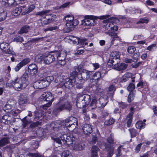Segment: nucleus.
<instances>
[{"label":"nucleus","instance_id":"obj_1","mask_svg":"<svg viewBox=\"0 0 157 157\" xmlns=\"http://www.w3.org/2000/svg\"><path fill=\"white\" fill-rule=\"evenodd\" d=\"M61 138L64 144L68 147L72 143L73 148L75 150L82 151L85 148V145L82 142L73 143V141H75L77 139L76 136L73 134H63L61 136Z\"/></svg>","mask_w":157,"mask_h":157},{"label":"nucleus","instance_id":"obj_2","mask_svg":"<svg viewBox=\"0 0 157 157\" xmlns=\"http://www.w3.org/2000/svg\"><path fill=\"white\" fill-rule=\"evenodd\" d=\"M39 99L44 104L42 105L43 108L44 109H46L52 105V102L54 100V97L51 92H45L41 95Z\"/></svg>","mask_w":157,"mask_h":157},{"label":"nucleus","instance_id":"obj_3","mask_svg":"<svg viewBox=\"0 0 157 157\" xmlns=\"http://www.w3.org/2000/svg\"><path fill=\"white\" fill-rule=\"evenodd\" d=\"M71 105L66 99L60 98L59 102L56 104L54 107V111L56 112H59L64 109L71 110Z\"/></svg>","mask_w":157,"mask_h":157},{"label":"nucleus","instance_id":"obj_4","mask_svg":"<svg viewBox=\"0 0 157 157\" xmlns=\"http://www.w3.org/2000/svg\"><path fill=\"white\" fill-rule=\"evenodd\" d=\"M120 62V55L119 53L117 52H113L111 54V56L108 62V65L109 66H114L115 67Z\"/></svg>","mask_w":157,"mask_h":157},{"label":"nucleus","instance_id":"obj_5","mask_svg":"<svg viewBox=\"0 0 157 157\" xmlns=\"http://www.w3.org/2000/svg\"><path fill=\"white\" fill-rule=\"evenodd\" d=\"M107 141L110 144L105 143L104 144L105 148L108 152L109 154L111 155L113 154L114 151L113 145H112V144H114V143L113 136L110 135V136L107 139Z\"/></svg>","mask_w":157,"mask_h":157},{"label":"nucleus","instance_id":"obj_6","mask_svg":"<svg viewBox=\"0 0 157 157\" xmlns=\"http://www.w3.org/2000/svg\"><path fill=\"white\" fill-rule=\"evenodd\" d=\"M78 24V20L75 19L70 22H66V27L64 29V31L65 33H69L73 30L75 27Z\"/></svg>","mask_w":157,"mask_h":157},{"label":"nucleus","instance_id":"obj_7","mask_svg":"<svg viewBox=\"0 0 157 157\" xmlns=\"http://www.w3.org/2000/svg\"><path fill=\"white\" fill-rule=\"evenodd\" d=\"M65 123L60 121L53 122L50 124V127L55 132H58L60 130L62 127H64Z\"/></svg>","mask_w":157,"mask_h":157},{"label":"nucleus","instance_id":"obj_8","mask_svg":"<svg viewBox=\"0 0 157 157\" xmlns=\"http://www.w3.org/2000/svg\"><path fill=\"white\" fill-rule=\"evenodd\" d=\"M92 71L84 70L81 73L78 75V77L80 80H86L89 78L90 76L92 74Z\"/></svg>","mask_w":157,"mask_h":157},{"label":"nucleus","instance_id":"obj_9","mask_svg":"<svg viewBox=\"0 0 157 157\" xmlns=\"http://www.w3.org/2000/svg\"><path fill=\"white\" fill-rule=\"evenodd\" d=\"M54 52L55 56L57 58L58 60L65 59L67 53L66 50H60L59 51H55Z\"/></svg>","mask_w":157,"mask_h":157},{"label":"nucleus","instance_id":"obj_10","mask_svg":"<svg viewBox=\"0 0 157 157\" xmlns=\"http://www.w3.org/2000/svg\"><path fill=\"white\" fill-rule=\"evenodd\" d=\"M95 24V20L91 16L85 18L82 21V24L84 26L90 27L94 26Z\"/></svg>","mask_w":157,"mask_h":157},{"label":"nucleus","instance_id":"obj_11","mask_svg":"<svg viewBox=\"0 0 157 157\" xmlns=\"http://www.w3.org/2000/svg\"><path fill=\"white\" fill-rule=\"evenodd\" d=\"M13 87L15 90H20L22 89H24L25 88L24 86V85L22 84L21 82V81L19 78H17L13 80Z\"/></svg>","mask_w":157,"mask_h":157},{"label":"nucleus","instance_id":"obj_12","mask_svg":"<svg viewBox=\"0 0 157 157\" xmlns=\"http://www.w3.org/2000/svg\"><path fill=\"white\" fill-rule=\"evenodd\" d=\"M2 4L6 7H13L19 4V3L16 0H2Z\"/></svg>","mask_w":157,"mask_h":157},{"label":"nucleus","instance_id":"obj_13","mask_svg":"<svg viewBox=\"0 0 157 157\" xmlns=\"http://www.w3.org/2000/svg\"><path fill=\"white\" fill-rule=\"evenodd\" d=\"M75 82V78H73L72 79L67 78L66 79L65 82L63 84L62 83V87L64 86L67 88L70 89L73 87L74 84Z\"/></svg>","mask_w":157,"mask_h":157},{"label":"nucleus","instance_id":"obj_14","mask_svg":"<svg viewBox=\"0 0 157 157\" xmlns=\"http://www.w3.org/2000/svg\"><path fill=\"white\" fill-rule=\"evenodd\" d=\"M14 119L11 116L5 115L3 116L1 119V122L6 124H9L13 122H14Z\"/></svg>","mask_w":157,"mask_h":157},{"label":"nucleus","instance_id":"obj_15","mask_svg":"<svg viewBox=\"0 0 157 157\" xmlns=\"http://www.w3.org/2000/svg\"><path fill=\"white\" fill-rule=\"evenodd\" d=\"M30 61V59L29 58H25L22 60L15 67V71H18L21 68L27 64Z\"/></svg>","mask_w":157,"mask_h":157},{"label":"nucleus","instance_id":"obj_16","mask_svg":"<svg viewBox=\"0 0 157 157\" xmlns=\"http://www.w3.org/2000/svg\"><path fill=\"white\" fill-rule=\"evenodd\" d=\"M92 128L91 125L89 124H83L82 130L85 134L88 135L93 132Z\"/></svg>","mask_w":157,"mask_h":157},{"label":"nucleus","instance_id":"obj_17","mask_svg":"<svg viewBox=\"0 0 157 157\" xmlns=\"http://www.w3.org/2000/svg\"><path fill=\"white\" fill-rule=\"evenodd\" d=\"M28 71L31 75H35L38 72V67L35 64L29 65L28 68Z\"/></svg>","mask_w":157,"mask_h":157},{"label":"nucleus","instance_id":"obj_18","mask_svg":"<svg viewBox=\"0 0 157 157\" xmlns=\"http://www.w3.org/2000/svg\"><path fill=\"white\" fill-rule=\"evenodd\" d=\"M100 107H104L107 104L108 101V97L106 95L101 96L98 100Z\"/></svg>","mask_w":157,"mask_h":157},{"label":"nucleus","instance_id":"obj_19","mask_svg":"<svg viewBox=\"0 0 157 157\" xmlns=\"http://www.w3.org/2000/svg\"><path fill=\"white\" fill-rule=\"evenodd\" d=\"M53 53L54 54L52 55L48 54L47 56H45L44 63L49 64L53 62L55 60V56L54 52H53Z\"/></svg>","mask_w":157,"mask_h":157},{"label":"nucleus","instance_id":"obj_20","mask_svg":"<svg viewBox=\"0 0 157 157\" xmlns=\"http://www.w3.org/2000/svg\"><path fill=\"white\" fill-rule=\"evenodd\" d=\"M76 105L78 107L80 108L86 107L82 95H78L76 101Z\"/></svg>","mask_w":157,"mask_h":157},{"label":"nucleus","instance_id":"obj_21","mask_svg":"<svg viewBox=\"0 0 157 157\" xmlns=\"http://www.w3.org/2000/svg\"><path fill=\"white\" fill-rule=\"evenodd\" d=\"M52 19L50 18L43 20L42 19L38 20L37 22V26L38 27H44L51 22Z\"/></svg>","mask_w":157,"mask_h":157},{"label":"nucleus","instance_id":"obj_22","mask_svg":"<svg viewBox=\"0 0 157 157\" xmlns=\"http://www.w3.org/2000/svg\"><path fill=\"white\" fill-rule=\"evenodd\" d=\"M65 122L67 124L69 123L68 125H78V122L77 119L74 117H71L66 119Z\"/></svg>","mask_w":157,"mask_h":157},{"label":"nucleus","instance_id":"obj_23","mask_svg":"<svg viewBox=\"0 0 157 157\" xmlns=\"http://www.w3.org/2000/svg\"><path fill=\"white\" fill-rule=\"evenodd\" d=\"M29 76L27 72H25L23 75L19 78L20 80L24 85V87H25L28 85L27 81L28 80Z\"/></svg>","mask_w":157,"mask_h":157},{"label":"nucleus","instance_id":"obj_24","mask_svg":"<svg viewBox=\"0 0 157 157\" xmlns=\"http://www.w3.org/2000/svg\"><path fill=\"white\" fill-rule=\"evenodd\" d=\"M131 112L127 116L128 119L127 124V127H129L131 125L132 121V115L134 113V110L132 107L130 108Z\"/></svg>","mask_w":157,"mask_h":157},{"label":"nucleus","instance_id":"obj_25","mask_svg":"<svg viewBox=\"0 0 157 157\" xmlns=\"http://www.w3.org/2000/svg\"><path fill=\"white\" fill-rule=\"evenodd\" d=\"M27 103V96L25 95L21 94L19 97L18 100V103L20 107L21 106L26 104Z\"/></svg>","mask_w":157,"mask_h":157},{"label":"nucleus","instance_id":"obj_26","mask_svg":"<svg viewBox=\"0 0 157 157\" xmlns=\"http://www.w3.org/2000/svg\"><path fill=\"white\" fill-rule=\"evenodd\" d=\"M22 121L23 123V128L25 127L27 125L32 122L31 117L27 116L22 119Z\"/></svg>","mask_w":157,"mask_h":157},{"label":"nucleus","instance_id":"obj_27","mask_svg":"<svg viewBox=\"0 0 157 157\" xmlns=\"http://www.w3.org/2000/svg\"><path fill=\"white\" fill-rule=\"evenodd\" d=\"M83 99L86 107L88 105L91 101L90 96L87 94L82 95Z\"/></svg>","mask_w":157,"mask_h":157},{"label":"nucleus","instance_id":"obj_28","mask_svg":"<svg viewBox=\"0 0 157 157\" xmlns=\"http://www.w3.org/2000/svg\"><path fill=\"white\" fill-rule=\"evenodd\" d=\"M116 90V87L113 85H110L108 88L107 94L109 96L113 97L114 91Z\"/></svg>","mask_w":157,"mask_h":157},{"label":"nucleus","instance_id":"obj_29","mask_svg":"<svg viewBox=\"0 0 157 157\" xmlns=\"http://www.w3.org/2000/svg\"><path fill=\"white\" fill-rule=\"evenodd\" d=\"M35 119L39 120H41L43 119L44 117V114L41 111L38 112L35 111L34 112Z\"/></svg>","mask_w":157,"mask_h":157},{"label":"nucleus","instance_id":"obj_30","mask_svg":"<svg viewBox=\"0 0 157 157\" xmlns=\"http://www.w3.org/2000/svg\"><path fill=\"white\" fill-rule=\"evenodd\" d=\"M44 55L42 54H39L36 56L35 60L38 63H41L43 62L44 63Z\"/></svg>","mask_w":157,"mask_h":157},{"label":"nucleus","instance_id":"obj_31","mask_svg":"<svg viewBox=\"0 0 157 157\" xmlns=\"http://www.w3.org/2000/svg\"><path fill=\"white\" fill-rule=\"evenodd\" d=\"M30 29V26L28 25H25L22 27L18 32L19 34H22L28 33Z\"/></svg>","mask_w":157,"mask_h":157},{"label":"nucleus","instance_id":"obj_32","mask_svg":"<svg viewBox=\"0 0 157 157\" xmlns=\"http://www.w3.org/2000/svg\"><path fill=\"white\" fill-rule=\"evenodd\" d=\"M90 107L92 109H95L97 106L100 107V105L98 104V101H97L95 98L93 99L91 103Z\"/></svg>","mask_w":157,"mask_h":157},{"label":"nucleus","instance_id":"obj_33","mask_svg":"<svg viewBox=\"0 0 157 157\" xmlns=\"http://www.w3.org/2000/svg\"><path fill=\"white\" fill-rule=\"evenodd\" d=\"M128 65L124 63H121L118 66L115 67L117 70L120 71L125 70L127 67Z\"/></svg>","mask_w":157,"mask_h":157},{"label":"nucleus","instance_id":"obj_34","mask_svg":"<svg viewBox=\"0 0 157 157\" xmlns=\"http://www.w3.org/2000/svg\"><path fill=\"white\" fill-rule=\"evenodd\" d=\"M21 12V8L20 7H17L13 10L12 13L13 15L15 16H17L20 14Z\"/></svg>","mask_w":157,"mask_h":157},{"label":"nucleus","instance_id":"obj_35","mask_svg":"<svg viewBox=\"0 0 157 157\" xmlns=\"http://www.w3.org/2000/svg\"><path fill=\"white\" fill-rule=\"evenodd\" d=\"M115 122V120L113 117H110L109 120L105 121L104 124L105 125L108 126L111 125L114 123Z\"/></svg>","mask_w":157,"mask_h":157},{"label":"nucleus","instance_id":"obj_36","mask_svg":"<svg viewBox=\"0 0 157 157\" xmlns=\"http://www.w3.org/2000/svg\"><path fill=\"white\" fill-rule=\"evenodd\" d=\"M13 108L11 105H9V102L8 101L3 108L4 110L6 112H10L13 109Z\"/></svg>","mask_w":157,"mask_h":157},{"label":"nucleus","instance_id":"obj_37","mask_svg":"<svg viewBox=\"0 0 157 157\" xmlns=\"http://www.w3.org/2000/svg\"><path fill=\"white\" fill-rule=\"evenodd\" d=\"M27 155L31 157H45L44 155L41 154L39 152L35 153H29Z\"/></svg>","mask_w":157,"mask_h":157},{"label":"nucleus","instance_id":"obj_38","mask_svg":"<svg viewBox=\"0 0 157 157\" xmlns=\"http://www.w3.org/2000/svg\"><path fill=\"white\" fill-rule=\"evenodd\" d=\"M9 47L8 44L6 43H2L0 44V48L5 52Z\"/></svg>","mask_w":157,"mask_h":157},{"label":"nucleus","instance_id":"obj_39","mask_svg":"<svg viewBox=\"0 0 157 157\" xmlns=\"http://www.w3.org/2000/svg\"><path fill=\"white\" fill-rule=\"evenodd\" d=\"M145 125V124L143 123L142 121H138L136 124V128L139 129H141V128L144 127Z\"/></svg>","mask_w":157,"mask_h":157},{"label":"nucleus","instance_id":"obj_40","mask_svg":"<svg viewBox=\"0 0 157 157\" xmlns=\"http://www.w3.org/2000/svg\"><path fill=\"white\" fill-rule=\"evenodd\" d=\"M8 139L4 138L0 140V147H2L9 143Z\"/></svg>","mask_w":157,"mask_h":157},{"label":"nucleus","instance_id":"obj_41","mask_svg":"<svg viewBox=\"0 0 157 157\" xmlns=\"http://www.w3.org/2000/svg\"><path fill=\"white\" fill-rule=\"evenodd\" d=\"M95 90H94V92L95 94L98 95H101V94L103 92V89H101L99 87L95 86Z\"/></svg>","mask_w":157,"mask_h":157},{"label":"nucleus","instance_id":"obj_42","mask_svg":"<svg viewBox=\"0 0 157 157\" xmlns=\"http://www.w3.org/2000/svg\"><path fill=\"white\" fill-rule=\"evenodd\" d=\"M50 10H48L38 12L36 13V15L40 16H46L47 15V14L50 12Z\"/></svg>","mask_w":157,"mask_h":157},{"label":"nucleus","instance_id":"obj_43","mask_svg":"<svg viewBox=\"0 0 157 157\" xmlns=\"http://www.w3.org/2000/svg\"><path fill=\"white\" fill-rule=\"evenodd\" d=\"M80 72V70H79V67H76L75 68V70L73 71L71 73L72 75H73V77L72 78H75V77L77 75L78 76V75L79 74H78V73Z\"/></svg>","mask_w":157,"mask_h":157},{"label":"nucleus","instance_id":"obj_44","mask_svg":"<svg viewBox=\"0 0 157 157\" xmlns=\"http://www.w3.org/2000/svg\"><path fill=\"white\" fill-rule=\"evenodd\" d=\"M44 79L45 80L46 83H48V86L51 82L54 80V78L53 76H48Z\"/></svg>","mask_w":157,"mask_h":157},{"label":"nucleus","instance_id":"obj_45","mask_svg":"<svg viewBox=\"0 0 157 157\" xmlns=\"http://www.w3.org/2000/svg\"><path fill=\"white\" fill-rule=\"evenodd\" d=\"M131 134V138H133L136 137L137 134V132L135 129L131 128L129 129Z\"/></svg>","mask_w":157,"mask_h":157},{"label":"nucleus","instance_id":"obj_46","mask_svg":"<svg viewBox=\"0 0 157 157\" xmlns=\"http://www.w3.org/2000/svg\"><path fill=\"white\" fill-rule=\"evenodd\" d=\"M39 82L40 83V89H43L48 86V83H46L44 79H43L42 80H39Z\"/></svg>","mask_w":157,"mask_h":157},{"label":"nucleus","instance_id":"obj_47","mask_svg":"<svg viewBox=\"0 0 157 157\" xmlns=\"http://www.w3.org/2000/svg\"><path fill=\"white\" fill-rule=\"evenodd\" d=\"M135 93L130 92L129 94L128 97V101L129 102H130L132 100H133L134 97H135Z\"/></svg>","mask_w":157,"mask_h":157},{"label":"nucleus","instance_id":"obj_48","mask_svg":"<svg viewBox=\"0 0 157 157\" xmlns=\"http://www.w3.org/2000/svg\"><path fill=\"white\" fill-rule=\"evenodd\" d=\"M127 89L130 92H132L135 93V91L134 90L135 89V86L134 84L130 83L128 86Z\"/></svg>","mask_w":157,"mask_h":157},{"label":"nucleus","instance_id":"obj_49","mask_svg":"<svg viewBox=\"0 0 157 157\" xmlns=\"http://www.w3.org/2000/svg\"><path fill=\"white\" fill-rule=\"evenodd\" d=\"M64 21L65 20L66 22H70L75 20L74 19V17L72 16H70L69 15H67L66 16H65L64 18Z\"/></svg>","mask_w":157,"mask_h":157},{"label":"nucleus","instance_id":"obj_50","mask_svg":"<svg viewBox=\"0 0 157 157\" xmlns=\"http://www.w3.org/2000/svg\"><path fill=\"white\" fill-rule=\"evenodd\" d=\"M7 14L6 12L3 11L1 13L0 12V22L5 20Z\"/></svg>","mask_w":157,"mask_h":157},{"label":"nucleus","instance_id":"obj_51","mask_svg":"<svg viewBox=\"0 0 157 157\" xmlns=\"http://www.w3.org/2000/svg\"><path fill=\"white\" fill-rule=\"evenodd\" d=\"M94 79L98 80L101 77V73L99 72L95 73L93 75Z\"/></svg>","mask_w":157,"mask_h":157},{"label":"nucleus","instance_id":"obj_52","mask_svg":"<svg viewBox=\"0 0 157 157\" xmlns=\"http://www.w3.org/2000/svg\"><path fill=\"white\" fill-rule=\"evenodd\" d=\"M69 155H72L71 153L68 150L63 151L61 155V157H67Z\"/></svg>","mask_w":157,"mask_h":157},{"label":"nucleus","instance_id":"obj_53","mask_svg":"<svg viewBox=\"0 0 157 157\" xmlns=\"http://www.w3.org/2000/svg\"><path fill=\"white\" fill-rule=\"evenodd\" d=\"M127 50L129 53L132 54L136 50V48L133 46H129L128 47Z\"/></svg>","mask_w":157,"mask_h":157},{"label":"nucleus","instance_id":"obj_54","mask_svg":"<svg viewBox=\"0 0 157 157\" xmlns=\"http://www.w3.org/2000/svg\"><path fill=\"white\" fill-rule=\"evenodd\" d=\"M139 54L138 53H135L132 56L133 62L136 63L139 60Z\"/></svg>","mask_w":157,"mask_h":157},{"label":"nucleus","instance_id":"obj_55","mask_svg":"<svg viewBox=\"0 0 157 157\" xmlns=\"http://www.w3.org/2000/svg\"><path fill=\"white\" fill-rule=\"evenodd\" d=\"M9 102V105H11L13 108L14 107L16 104L17 103V102L16 100L12 99H10L8 101Z\"/></svg>","mask_w":157,"mask_h":157},{"label":"nucleus","instance_id":"obj_56","mask_svg":"<svg viewBox=\"0 0 157 157\" xmlns=\"http://www.w3.org/2000/svg\"><path fill=\"white\" fill-rule=\"evenodd\" d=\"M13 40L14 41H17V42H22L24 41L23 37L17 35L15 36Z\"/></svg>","mask_w":157,"mask_h":157},{"label":"nucleus","instance_id":"obj_57","mask_svg":"<svg viewBox=\"0 0 157 157\" xmlns=\"http://www.w3.org/2000/svg\"><path fill=\"white\" fill-rule=\"evenodd\" d=\"M33 86L35 89H40V86L39 81L35 82L33 84Z\"/></svg>","mask_w":157,"mask_h":157},{"label":"nucleus","instance_id":"obj_58","mask_svg":"<svg viewBox=\"0 0 157 157\" xmlns=\"http://www.w3.org/2000/svg\"><path fill=\"white\" fill-rule=\"evenodd\" d=\"M148 21H149L147 19L145 18H140L139 21L136 22V24H143L144 23H147L148 22Z\"/></svg>","mask_w":157,"mask_h":157},{"label":"nucleus","instance_id":"obj_59","mask_svg":"<svg viewBox=\"0 0 157 157\" xmlns=\"http://www.w3.org/2000/svg\"><path fill=\"white\" fill-rule=\"evenodd\" d=\"M75 87L77 89H84L82 83L76 82L75 83Z\"/></svg>","mask_w":157,"mask_h":157},{"label":"nucleus","instance_id":"obj_60","mask_svg":"<svg viewBox=\"0 0 157 157\" xmlns=\"http://www.w3.org/2000/svg\"><path fill=\"white\" fill-rule=\"evenodd\" d=\"M35 7V6L33 5H30L29 7L25 11V13H29L34 9Z\"/></svg>","mask_w":157,"mask_h":157},{"label":"nucleus","instance_id":"obj_61","mask_svg":"<svg viewBox=\"0 0 157 157\" xmlns=\"http://www.w3.org/2000/svg\"><path fill=\"white\" fill-rule=\"evenodd\" d=\"M63 78L61 76H58L57 77L55 80V82L56 83L59 84H61V86L62 85V83H61L63 81Z\"/></svg>","mask_w":157,"mask_h":157},{"label":"nucleus","instance_id":"obj_62","mask_svg":"<svg viewBox=\"0 0 157 157\" xmlns=\"http://www.w3.org/2000/svg\"><path fill=\"white\" fill-rule=\"evenodd\" d=\"M51 137L52 139L53 140L54 142H56V143L59 144H61V140L58 138H57L56 136H51Z\"/></svg>","mask_w":157,"mask_h":157},{"label":"nucleus","instance_id":"obj_63","mask_svg":"<svg viewBox=\"0 0 157 157\" xmlns=\"http://www.w3.org/2000/svg\"><path fill=\"white\" fill-rule=\"evenodd\" d=\"M65 125L67 128L71 127V130H74L78 125H74V124H71V125H68V124H65Z\"/></svg>","mask_w":157,"mask_h":157},{"label":"nucleus","instance_id":"obj_64","mask_svg":"<svg viewBox=\"0 0 157 157\" xmlns=\"http://www.w3.org/2000/svg\"><path fill=\"white\" fill-rule=\"evenodd\" d=\"M57 26H55V27H51L48 28H47L44 29V30L45 32H46L48 31H52L53 30H55L57 29Z\"/></svg>","mask_w":157,"mask_h":157}]
</instances>
